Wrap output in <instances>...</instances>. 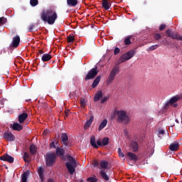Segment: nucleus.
<instances>
[{"label": "nucleus", "mask_w": 182, "mask_h": 182, "mask_svg": "<svg viewBox=\"0 0 182 182\" xmlns=\"http://www.w3.org/2000/svg\"><path fill=\"white\" fill-rule=\"evenodd\" d=\"M41 19L44 22V23H48V25H53L58 19V13L55 10L43 9L41 13Z\"/></svg>", "instance_id": "obj_1"}, {"label": "nucleus", "mask_w": 182, "mask_h": 182, "mask_svg": "<svg viewBox=\"0 0 182 182\" xmlns=\"http://www.w3.org/2000/svg\"><path fill=\"white\" fill-rule=\"evenodd\" d=\"M114 114L117 115V123H123L124 122V124H129L130 123V118L129 117V115H127V113L124 110H115Z\"/></svg>", "instance_id": "obj_2"}, {"label": "nucleus", "mask_w": 182, "mask_h": 182, "mask_svg": "<svg viewBox=\"0 0 182 182\" xmlns=\"http://www.w3.org/2000/svg\"><path fill=\"white\" fill-rule=\"evenodd\" d=\"M45 160L46 166H47V167H53V166L56 164V161L58 160L56 154H55V152L47 153Z\"/></svg>", "instance_id": "obj_3"}, {"label": "nucleus", "mask_w": 182, "mask_h": 182, "mask_svg": "<svg viewBox=\"0 0 182 182\" xmlns=\"http://www.w3.org/2000/svg\"><path fill=\"white\" fill-rule=\"evenodd\" d=\"M67 159L68 162L65 163V166L67 167L70 174L73 175V173L76 171V160H75V158L70 155H67Z\"/></svg>", "instance_id": "obj_4"}, {"label": "nucleus", "mask_w": 182, "mask_h": 182, "mask_svg": "<svg viewBox=\"0 0 182 182\" xmlns=\"http://www.w3.org/2000/svg\"><path fill=\"white\" fill-rule=\"evenodd\" d=\"M136 55V50H131L122 55L119 57L118 65H121V63H124V62H127V60H130L133 56Z\"/></svg>", "instance_id": "obj_5"}, {"label": "nucleus", "mask_w": 182, "mask_h": 182, "mask_svg": "<svg viewBox=\"0 0 182 182\" xmlns=\"http://www.w3.org/2000/svg\"><path fill=\"white\" fill-rule=\"evenodd\" d=\"M120 68H119V64H116L114 67H113L112 70H111L108 79L107 80V84L110 85L114 80V77H116V75L119 73Z\"/></svg>", "instance_id": "obj_6"}, {"label": "nucleus", "mask_w": 182, "mask_h": 182, "mask_svg": "<svg viewBox=\"0 0 182 182\" xmlns=\"http://www.w3.org/2000/svg\"><path fill=\"white\" fill-rule=\"evenodd\" d=\"M97 73L99 71L97 70V67L93 68L90 70L85 77V80H92V79H95L97 76Z\"/></svg>", "instance_id": "obj_7"}, {"label": "nucleus", "mask_w": 182, "mask_h": 182, "mask_svg": "<svg viewBox=\"0 0 182 182\" xmlns=\"http://www.w3.org/2000/svg\"><path fill=\"white\" fill-rule=\"evenodd\" d=\"M166 34L168 38H172V39H176V41H182V36H180V34L176 31H171L170 28L167 29Z\"/></svg>", "instance_id": "obj_8"}, {"label": "nucleus", "mask_w": 182, "mask_h": 182, "mask_svg": "<svg viewBox=\"0 0 182 182\" xmlns=\"http://www.w3.org/2000/svg\"><path fill=\"white\" fill-rule=\"evenodd\" d=\"M90 144L91 146H92V147H94V149H99V146H103L101 139H98L96 144V139L95 138V136H91Z\"/></svg>", "instance_id": "obj_9"}, {"label": "nucleus", "mask_w": 182, "mask_h": 182, "mask_svg": "<svg viewBox=\"0 0 182 182\" xmlns=\"http://www.w3.org/2000/svg\"><path fill=\"white\" fill-rule=\"evenodd\" d=\"M3 137L7 141H15V136L9 131H6L3 134Z\"/></svg>", "instance_id": "obj_10"}, {"label": "nucleus", "mask_w": 182, "mask_h": 182, "mask_svg": "<svg viewBox=\"0 0 182 182\" xmlns=\"http://www.w3.org/2000/svg\"><path fill=\"white\" fill-rule=\"evenodd\" d=\"M127 156L128 157H129V160H130V161H133L132 164H129V166H134V164H136V163L137 162V160H139V157L132 152H128Z\"/></svg>", "instance_id": "obj_11"}, {"label": "nucleus", "mask_w": 182, "mask_h": 182, "mask_svg": "<svg viewBox=\"0 0 182 182\" xmlns=\"http://www.w3.org/2000/svg\"><path fill=\"white\" fill-rule=\"evenodd\" d=\"M0 160H1L2 161H7V163L12 164V163H14V159L9 154H5L2 155L1 156H0Z\"/></svg>", "instance_id": "obj_12"}, {"label": "nucleus", "mask_w": 182, "mask_h": 182, "mask_svg": "<svg viewBox=\"0 0 182 182\" xmlns=\"http://www.w3.org/2000/svg\"><path fill=\"white\" fill-rule=\"evenodd\" d=\"M19 43H21V37L17 35L12 39L11 48H18Z\"/></svg>", "instance_id": "obj_13"}, {"label": "nucleus", "mask_w": 182, "mask_h": 182, "mask_svg": "<svg viewBox=\"0 0 182 182\" xmlns=\"http://www.w3.org/2000/svg\"><path fill=\"white\" fill-rule=\"evenodd\" d=\"M37 173L38 174L41 181H45V175H43V173H45V168H43V167L42 166H39L37 168Z\"/></svg>", "instance_id": "obj_14"}, {"label": "nucleus", "mask_w": 182, "mask_h": 182, "mask_svg": "<svg viewBox=\"0 0 182 182\" xmlns=\"http://www.w3.org/2000/svg\"><path fill=\"white\" fill-rule=\"evenodd\" d=\"M61 141L63 142V144H64L65 147H68V146H69V137L68 136L67 133L61 134Z\"/></svg>", "instance_id": "obj_15"}, {"label": "nucleus", "mask_w": 182, "mask_h": 182, "mask_svg": "<svg viewBox=\"0 0 182 182\" xmlns=\"http://www.w3.org/2000/svg\"><path fill=\"white\" fill-rule=\"evenodd\" d=\"M65 151L63 146H58L55 149V156L56 157H62L65 154Z\"/></svg>", "instance_id": "obj_16"}, {"label": "nucleus", "mask_w": 182, "mask_h": 182, "mask_svg": "<svg viewBox=\"0 0 182 182\" xmlns=\"http://www.w3.org/2000/svg\"><path fill=\"white\" fill-rule=\"evenodd\" d=\"M130 150L132 151H139V144L135 141H131L129 144Z\"/></svg>", "instance_id": "obj_17"}, {"label": "nucleus", "mask_w": 182, "mask_h": 182, "mask_svg": "<svg viewBox=\"0 0 182 182\" xmlns=\"http://www.w3.org/2000/svg\"><path fill=\"white\" fill-rule=\"evenodd\" d=\"M179 149L180 144L177 141L173 142L169 145V150L171 151H177Z\"/></svg>", "instance_id": "obj_18"}, {"label": "nucleus", "mask_w": 182, "mask_h": 182, "mask_svg": "<svg viewBox=\"0 0 182 182\" xmlns=\"http://www.w3.org/2000/svg\"><path fill=\"white\" fill-rule=\"evenodd\" d=\"M11 128L16 132H21V130H23V126L18 122H14L13 125H11Z\"/></svg>", "instance_id": "obj_19"}, {"label": "nucleus", "mask_w": 182, "mask_h": 182, "mask_svg": "<svg viewBox=\"0 0 182 182\" xmlns=\"http://www.w3.org/2000/svg\"><path fill=\"white\" fill-rule=\"evenodd\" d=\"M26 119H28V113L23 112L18 116V123H20V124H22V123H23V122H25Z\"/></svg>", "instance_id": "obj_20"}, {"label": "nucleus", "mask_w": 182, "mask_h": 182, "mask_svg": "<svg viewBox=\"0 0 182 182\" xmlns=\"http://www.w3.org/2000/svg\"><path fill=\"white\" fill-rule=\"evenodd\" d=\"M109 1L110 0H102V6L105 9V11H109L110 9V6H112V4L109 3Z\"/></svg>", "instance_id": "obj_21"}, {"label": "nucleus", "mask_w": 182, "mask_h": 182, "mask_svg": "<svg viewBox=\"0 0 182 182\" xmlns=\"http://www.w3.org/2000/svg\"><path fill=\"white\" fill-rule=\"evenodd\" d=\"M93 120H95V117L91 116L90 119L86 122V123L84 126L85 130H87V129H89V127H90V126H92V123H93Z\"/></svg>", "instance_id": "obj_22"}, {"label": "nucleus", "mask_w": 182, "mask_h": 182, "mask_svg": "<svg viewBox=\"0 0 182 182\" xmlns=\"http://www.w3.org/2000/svg\"><path fill=\"white\" fill-rule=\"evenodd\" d=\"M102 97H103V92H102V90H100L95 94L94 97V102H99V100H100Z\"/></svg>", "instance_id": "obj_23"}, {"label": "nucleus", "mask_w": 182, "mask_h": 182, "mask_svg": "<svg viewBox=\"0 0 182 182\" xmlns=\"http://www.w3.org/2000/svg\"><path fill=\"white\" fill-rule=\"evenodd\" d=\"M38 151V146H36V145L35 144H31L30 146V153L31 154V156H35V154H36V152Z\"/></svg>", "instance_id": "obj_24"}, {"label": "nucleus", "mask_w": 182, "mask_h": 182, "mask_svg": "<svg viewBox=\"0 0 182 182\" xmlns=\"http://www.w3.org/2000/svg\"><path fill=\"white\" fill-rule=\"evenodd\" d=\"M77 4H79L77 0H67V5H68L70 7L75 8Z\"/></svg>", "instance_id": "obj_25"}, {"label": "nucleus", "mask_w": 182, "mask_h": 182, "mask_svg": "<svg viewBox=\"0 0 182 182\" xmlns=\"http://www.w3.org/2000/svg\"><path fill=\"white\" fill-rule=\"evenodd\" d=\"M51 59H52V55H50L48 53L43 54L41 58V60H43V62H48Z\"/></svg>", "instance_id": "obj_26"}, {"label": "nucleus", "mask_w": 182, "mask_h": 182, "mask_svg": "<svg viewBox=\"0 0 182 182\" xmlns=\"http://www.w3.org/2000/svg\"><path fill=\"white\" fill-rule=\"evenodd\" d=\"M107 126V119H104L100 124L98 127V132H101V130H103L105 127Z\"/></svg>", "instance_id": "obj_27"}, {"label": "nucleus", "mask_w": 182, "mask_h": 182, "mask_svg": "<svg viewBox=\"0 0 182 182\" xmlns=\"http://www.w3.org/2000/svg\"><path fill=\"white\" fill-rule=\"evenodd\" d=\"M100 75H98L93 81L92 85V89H95V87H97V85H99L100 82Z\"/></svg>", "instance_id": "obj_28"}, {"label": "nucleus", "mask_w": 182, "mask_h": 182, "mask_svg": "<svg viewBox=\"0 0 182 182\" xmlns=\"http://www.w3.org/2000/svg\"><path fill=\"white\" fill-rule=\"evenodd\" d=\"M100 174L101 176V177L105 180V181H109V176H107V173H106V172L105 171V170H102L100 171Z\"/></svg>", "instance_id": "obj_29"}, {"label": "nucleus", "mask_w": 182, "mask_h": 182, "mask_svg": "<svg viewBox=\"0 0 182 182\" xmlns=\"http://www.w3.org/2000/svg\"><path fill=\"white\" fill-rule=\"evenodd\" d=\"M178 100H180V95H176L171 97V100H169V102L171 103V105H174V103L178 102Z\"/></svg>", "instance_id": "obj_30"}, {"label": "nucleus", "mask_w": 182, "mask_h": 182, "mask_svg": "<svg viewBox=\"0 0 182 182\" xmlns=\"http://www.w3.org/2000/svg\"><path fill=\"white\" fill-rule=\"evenodd\" d=\"M28 176H29V173L28 171L24 172L21 176V181L28 182Z\"/></svg>", "instance_id": "obj_31"}, {"label": "nucleus", "mask_w": 182, "mask_h": 182, "mask_svg": "<svg viewBox=\"0 0 182 182\" xmlns=\"http://www.w3.org/2000/svg\"><path fill=\"white\" fill-rule=\"evenodd\" d=\"M160 46V44H156L154 46H151L149 48L146 49L147 52H151L153 50H156L157 48Z\"/></svg>", "instance_id": "obj_32"}, {"label": "nucleus", "mask_w": 182, "mask_h": 182, "mask_svg": "<svg viewBox=\"0 0 182 182\" xmlns=\"http://www.w3.org/2000/svg\"><path fill=\"white\" fill-rule=\"evenodd\" d=\"M101 168H109V161H102L100 163Z\"/></svg>", "instance_id": "obj_33"}, {"label": "nucleus", "mask_w": 182, "mask_h": 182, "mask_svg": "<svg viewBox=\"0 0 182 182\" xmlns=\"http://www.w3.org/2000/svg\"><path fill=\"white\" fill-rule=\"evenodd\" d=\"M68 43H73L75 42V36L70 34L67 37Z\"/></svg>", "instance_id": "obj_34"}, {"label": "nucleus", "mask_w": 182, "mask_h": 182, "mask_svg": "<svg viewBox=\"0 0 182 182\" xmlns=\"http://www.w3.org/2000/svg\"><path fill=\"white\" fill-rule=\"evenodd\" d=\"M131 39H132V37H130V36L125 38V39L124 41V45H127V46L132 45V40Z\"/></svg>", "instance_id": "obj_35"}, {"label": "nucleus", "mask_w": 182, "mask_h": 182, "mask_svg": "<svg viewBox=\"0 0 182 182\" xmlns=\"http://www.w3.org/2000/svg\"><path fill=\"white\" fill-rule=\"evenodd\" d=\"M23 161H25V163H29V161H31L29 160V154L28 152H25L23 156Z\"/></svg>", "instance_id": "obj_36"}, {"label": "nucleus", "mask_w": 182, "mask_h": 182, "mask_svg": "<svg viewBox=\"0 0 182 182\" xmlns=\"http://www.w3.org/2000/svg\"><path fill=\"white\" fill-rule=\"evenodd\" d=\"M87 181L97 182V181H99V179H97V177H96V176L94 175L93 177H89L88 178H87Z\"/></svg>", "instance_id": "obj_37"}, {"label": "nucleus", "mask_w": 182, "mask_h": 182, "mask_svg": "<svg viewBox=\"0 0 182 182\" xmlns=\"http://www.w3.org/2000/svg\"><path fill=\"white\" fill-rule=\"evenodd\" d=\"M102 146H107L109 144V137H104L102 140Z\"/></svg>", "instance_id": "obj_38"}, {"label": "nucleus", "mask_w": 182, "mask_h": 182, "mask_svg": "<svg viewBox=\"0 0 182 182\" xmlns=\"http://www.w3.org/2000/svg\"><path fill=\"white\" fill-rule=\"evenodd\" d=\"M5 23H6V18L4 16L0 17V26L5 25Z\"/></svg>", "instance_id": "obj_39"}, {"label": "nucleus", "mask_w": 182, "mask_h": 182, "mask_svg": "<svg viewBox=\"0 0 182 182\" xmlns=\"http://www.w3.org/2000/svg\"><path fill=\"white\" fill-rule=\"evenodd\" d=\"M39 4V1L38 0H30V4L31 6H36Z\"/></svg>", "instance_id": "obj_40"}, {"label": "nucleus", "mask_w": 182, "mask_h": 182, "mask_svg": "<svg viewBox=\"0 0 182 182\" xmlns=\"http://www.w3.org/2000/svg\"><path fill=\"white\" fill-rule=\"evenodd\" d=\"M171 103H170V101L166 102V104L164 106V110H168V109L170 107V106H171Z\"/></svg>", "instance_id": "obj_41"}, {"label": "nucleus", "mask_w": 182, "mask_h": 182, "mask_svg": "<svg viewBox=\"0 0 182 182\" xmlns=\"http://www.w3.org/2000/svg\"><path fill=\"white\" fill-rule=\"evenodd\" d=\"M154 39H155V41H159V39H161V36L159 33H155L154 35Z\"/></svg>", "instance_id": "obj_42"}, {"label": "nucleus", "mask_w": 182, "mask_h": 182, "mask_svg": "<svg viewBox=\"0 0 182 182\" xmlns=\"http://www.w3.org/2000/svg\"><path fill=\"white\" fill-rule=\"evenodd\" d=\"M120 53V48L116 47L114 50V55H119Z\"/></svg>", "instance_id": "obj_43"}, {"label": "nucleus", "mask_w": 182, "mask_h": 182, "mask_svg": "<svg viewBox=\"0 0 182 182\" xmlns=\"http://www.w3.org/2000/svg\"><path fill=\"white\" fill-rule=\"evenodd\" d=\"M118 154H119V157H124V154H123V152H122L121 148L118 149Z\"/></svg>", "instance_id": "obj_44"}, {"label": "nucleus", "mask_w": 182, "mask_h": 182, "mask_svg": "<svg viewBox=\"0 0 182 182\" xmlns=\"http://www.w3.org/2000/svg\"><path fill=\"white\" fill-rule=\"evenodd\" d=\"M35 29V24H31L28 26V31L29 32H32Z\"/></svg>", "instance_id": "obj_45"}, {"label": "nucleus", "mask_w": 182, "mask_h": 182, "mask_svg": "<svg viewBox=\"0 0 182 182\" xmlns=\"http://www.w3.org/2000/svg\"><path fill=\"white\" fill-rule=\"evenodd\" d=\"M108 100H109V97H104L102 98V100H101V104L103 105V103H105V102H107Z\"/></svg>", "instance_id": "obj_46"}, {"label": "nucleus", "mask_w": 182, "mask_h": 182, "mask_svg": "<svg viewBox=\"0 0 182 182\" xmlns=\"http://www.w3.org/2000/svg\"><path fill=\"white\" fill-rule=\"evenodd\" d=\"M50 149H57L56 145L55 144L54 141H52V142L50 143Z\"/></svg>", "instance_id": "obj_47"}, {"label": "nucleus", "mask_w": 182, "mask_h": 182, "mask_svg": "<svg viewBox=\"0 0 182 182\" xmlns=\"http://www.w3.org/2000/svg\"><path fill=\"white\" fill-rule=\"evenodd\" d=\"M80 105H81L82 107H85V106H86V101L85 100H81Z\"/></svg>", "instance_id": "obj_48"}, {"label": "nucleus", "mask_w": 182, "mask_h": 182, "mask_svg": "<svg viewBox=\"0 0 182 182\" xmlns=\"http://www.w3.org/2000/svg\"><path fill=\"white\" fill-rule=\"evenodd\" d=\"M164 29H166V25L161 24L159 27V31H164Z\"/></svg>", "instance_id": "obj_49"}, {"label": "nucleus", "mask_w": 182, "mask_h": 182, "mask_svg": "<svg viewBox=\"0 0 182 182\" xmlns=\"http://www.w3.org/2000/svg\"><path fill=\"white\" fill-rule=\"evenodd\" d=\"M92 164L94 167H97V166H99V162L97 161H94Z\"/></svg>", "instance_id": "obj_50"}, {"label": "nucleus", "mask_w": 182, "mask_h": 182, "mask_svg": "<svg viewBox=\"0 0 182 182\" xmlns=\"http://www.w3.org/2000/svg\"><path fill=\"white\" fill-rule=\"evenodd\" d=\"M164 45L165 46H168V45H170V42L166 41V42L164 43Z\"/></svg>", "instance_id": "obj_51"}, {"label": "nucleus", "mask_w": 182, "mask_h": 182, "mask_svg": "<svg viewBox=\"0 0 182 182\" xmlns=\"http://www.w3.org/2000/svg\"><path fill=\"white\" fill-rule=\"evenodd\" d=\"M129 38H131V41H134L136 39V36H129Z\"/></svg>", "instance_id": "obj_52"}, {"label": "nucleus", "mask_w": 182, "mask_h": 182, "mask_svg": "<svg viewBox=\"0 0 182 182\" xmlns=\"http://www.w3.org/2000/svg\"><path fill=\"white\" fill-rule=\"evenodd\" d=\"M38 55H43V50H39Z\"/></svg>", "instance_id": "obj_53"}, {"label": "nucleus", "mask_w": 182, "mask_h": 182, "mask_svg": "<svg viewBox=\"0 0 182 182\" xmlns=\"http://www.w3.org/2000/svg\"><path fill=\"white\" fill-rule=\"evenodd\" d=\"M65 114L66 117H68L69 116V111H65Z\"/></svg>", "instance_id": "obj_54"}, {"label": "nucleus", "mask_w": 182, "mask_h": 182, "mask_svg": "<svg viewBox=\"0 0 182 182\" xmlns=\"http://www.w3.org/2000/svg\"><path fill=\"white\" fill-rule=\"evenodd\" d=\"M60 157H61V159H62L63 160H64L65 161H66V156H65V155L63 156H60Z\"/></svg>", "instance_id": "obj_55"}, {"label": "nucleus", "mask_w": 182, "mask_h": 182, "mask_svg": "<svg viewBox=\"0 0 182 182\" xmlns=\"http://www.w3.org/2000/svg\"><path fill=\"white\" fill-rule=\"evenodd\" d=\"M164 130H161V131H159V134H164Z\"/></svg>", "instance_id": "obj_56"}, {"label": "nucleus", "mask_w": 182, "mask_h": 182, "mask_svg": "<svg viewBox=\"0 0 182 182\" xmlns=\"http://www.w3.org/2000/svg\"><path fill=\"white\" fill-rule=\"evenodd\" d=\"M48 182H55V181H53V179L49 178V179L48 180Z\"/></svg>", "instance_id": "obj_57"}, {"label": "nucleus", "mask_w": 182, "mask_h": 182, "mask_svg": "<svg viewBox=\"0 0 182 182\" xmlns=\"http://www.w3.org/2000/svg\"><path fill=\"white\" fill-rule=\"evenodd\" d=\"M161 43H163V45H164V43H166V41H162L161 42Z\"/></svg>", "instance_id": "obj_58"}, {"label": "nucleus", "mask_w": 182, "mask_h": 182, "mask_svg": "<svg viewBox=\"0 0 182 182\" xmlns=\"http://www.w3.org/2000/svg\"><path fill=\"white\" fill-rule=\"evenodd\" d=\"M178 105L177 104H174L173 105V107H177Z\"/></svg>", "instance_id": "obj_59"}, {"label": "nucleus", "mask_w": 182, "mask_h": 182, "mask_svg": "<svg viewBox=\"0 0 182 182\" xmlns=\"http://www.w3.org/2000/svg\"><path fill=\"white\" fill-rule=\"evenodd\" d=\"M129 164H133V162H132V161L129 160Z\"/></svg>", "instance_id": "obj_60"}, {"label": "nucleus", "mask_w": 182, "mask_h": 182, "mask_svg": "<svg viewBox=\"0 0 182 182\" xmlns=\"http://www.w3.org/2000/svg\"><path fill=\"white\" fill-rule=\"evenodd\" d=\"M26 102H31V99L26 100Z\"/></svg>", "instance_id": "obj_61"}, {"label": "nucleus", "mask_w": 182, "mask_h": 182, "mask_svg": "<svg viewBox=\"0 0 182 182\" xmlns=\"http://www.w3.org/2000/svg\"><path fill=\"white\" fill-rule=\"evenodd\" d=\"M176 123H180V122H178V119H176Z\"/></svg>", "instance_id": "obj_62"}, {"label": "nucleus", "mask_w": 182, "mask_h": 182, "mask_svg": "<svg viewBox=\"0 0 182 182\" xmlns=\"http://www.w3.org/2000/svg\"><path fill=\"white\" fill-rule=\"evenodd\" d=\"M44 105H46V103H45V104H44Z\"/></svg>", "instance_id": "obj_63"}, {"label": "nucleus", "mask_w": 182, "mask_h": 182, "mask_svg": "<svg viewBox=\"0 0 182 182\" xmlns=\"http://www.w3.org/2000/svg\"><path fill=\"white\" fill-rule=\"evenodd\" d=\"M0 182H1V180H0Z\"/></svg>", "instance_id": "obj_64"}]
</instances>
